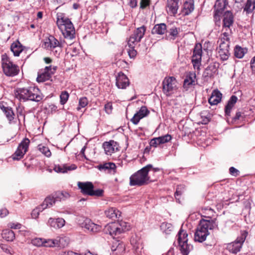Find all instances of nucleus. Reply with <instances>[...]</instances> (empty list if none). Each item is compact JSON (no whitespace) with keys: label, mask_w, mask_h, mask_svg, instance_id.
Instances as JSON below:
<instances>
[{"label":"nucleus","mask_w":255,"mask_h":255,"mask_svg":"<svg viewBox=\"0 0 255 255\" xmlns=\"http://www.w3.org/2000/svg\"><path fill=\"white\" fill-rule=\"evenodd\" d=\"M30 140L27 138H24L19 144L15 152L12 155L13 160H18L21 159L28 151Z\"/></svg>","instance_id":"nucleus-9"},{"label":"nucleus","mask_w":255,"mask_h":255,"mask_svg":"<svg viewBox=\"0 0 255 255\" xmlns=\"http://www.w3.org/2000/svg\"><path fill=\"white\" fill-rule=\"evenodd\" d=\"M250 64L253 72L255 73V56L251 60Z\"/></svg>","instance_id":"nucleus-64"},{"label":"nucleus","mask_w":255,"mask_h":255,"mask_svg":"<svg viewBox=\"0 0 255 255\" xmlns=\"http://www.w3.org/2000/svg\"><path fill=\"white\" fill-rule=\"evenodd\" d=\"M161 230L166 234H169L173 230L172 225L168 223H163L160 226Z\"/></svg>","instance_id":"nucleus-44"},{"label":"nucleus","mask_w":255,"mask_h":255,"mask_svg":"<svg viewBox=\"0 0 255 255\" xmlns=\"http://www.w3.org/2000/svg\"><path fill=\"white\" fill-rule=\"evenodd\" d=\"M97 168L100 171L107 172L112 174H115L116 172L117 166L113 162H105L97 166Z\"/></svg>","instance_id":"nucleus-19"},{"label":"nucleus","mask_w":255,"mask_h":255,"mask_svg":"<svg viewBox=\"0 0 255 255\" xmlns=\"http://www.w3.org/2000/svg\"><path fill=\"white\" fill-rule=\"evenodd\" d=\"M202 54V46L201 44H196L193 50L192 56V62L194 69L199 70L201 65Z\"/></svg>","instance_id":"nucleus-10"},{"label":"nucleus","mask_w":255,"mask_h":255,"mask_svg":"<svg viewBox=\"0 0 255 255\" xmlns=\"http://www.w3.org/2000/svg\"><path fill=\"white\" fill-rule=\"evenodd\" d=\"M181 0H167V11L171 14L175 15L177 13Z\"/></svg>","instance_id":"nucleus-21"},{"label":"nucleus","mask_w":255,"mask_h":255,"mask_svg":"<svg viewBox=\"0 0 255 255\" xmlns=\"http://www.w3.org/2000/svg\"><path fill=\"white\" fill-rule=\"evenodd\" d=\"M1 236L2 238L7 241H12L15 238V234L14 232L9 229L3 230Z\"/></svg>","instance_id":"nucleus-41"},{"label":"nucleus","mask_w":255,"mask_h":255,"mask_svg":"<svg viewBox=\"0 0 255 255\" xmlns=\"http://www.w3.org/2000/svg\"><path fill=\"white\" fill-rule=\"evenodd\" d=\"M57 66H46L44 69H41L38 73L37 81L43 82L51 79L52 76L55 74L57 70Z\"/></svg>","instance_id":"nucleus-8"},{"label":"nucleus","mask_w":255,"mask_h":255,"mask_svg":"<svg viewBox=\"0 0 255 255\" xmlns=\"http://www.w3.org/2000/svg\"><path fill=\"white\" fill-rule=\"evenodd\" d=\"M77 185L84 195L98 197L103 196L104 190L100 189L94 190V186L91 182H78Z\"/></svg>","instance_id":"nucleus-4"},{"label":"nucleus","mask_w":255,"mask_h":255,"mask_svg":"<svg viewBox=\"0 0 255 255\" xmlns=\"http://www.w3.org/2000/svg\"><path fill=\"white\" fill-rule=\"evenodd\" d=\"M3 111L5 114L6 118L10 122L13 120L14 113L11 108L4 107Z\"/></svg>","instance_id":"nucleus-47"},{"label":"nucleus","mask_w":255,"mask_h":255,"mask_svg":"<svg viewBox=\"0 0 255 255\" xmlns=\"http://www.w3.org/2000/svg\"><path fill=\"white\" fill-rule=\"evenodd\" d=\"M1 63L3 72L6 76L13 77L18 74V67L9 60L6 54L1 55Z\"/></svg>","instance_id":"nucleus-5"},{"label":"nucleus","mask_w":255,"mask_h":255,"mask_svg":"<svg viewBox=\"0 0 255 255\" xmlns=\"http://www.w3.org/2000/svg\"><path fill=\"white\" fill-rule=\"evenodd\" d=\"M169 34L166 35V38L168 40H174L179 33L177 28L173 27L170 28L168 31Z\"/></svg>","instance_id":"nucleus-42"},{"label":"nucleus","mask_w":255,"mask_h":255,"mask_svg":"<svg viewBox=\"0 0 255 255\" xmlns=\"http://www.w3.org/2000/svg\"><path fill=\"white\" fill-rule=\"evenodd\" d=\"M188 234L186 231L182 228L179 230L177 234V241L178 245L183 243L188 242Z\"/></svg>","instance_id":"nucleus-38"},{"label":"nucleus","mask_w":255,"mask_h":255,"mask_svg":"<svg viewBox=\"0 0 255 255\" xmlns=\"http://www.w3.org/2000/svg\"><path fill=\"white\" fill-rule=\"evenodd\" d=\"M43 240L44 239L41 238H35L31 241V243L35 246H43Z\"/></svg>","instance_id":"nucleus-54"},{"label":"nucleus","mask_w":255,"mask_h":255,"mask_svg":"<svg viewBox=\"0 0 255 255\" xmlns=\"http://www.w3.org/2000/svg\"><path fill=\"white\" fill-rule=\"evenodd\" d=\"M129 80L123 72H119L116 77V86L119 89H125L129 85Z\"/></svg>","instance_id":"nucleus-17"},{"label":"nucleus","mask_w":255,"mask_h":255,"mask_svg":"<svg viewBox=\"0 0 255 255\" xmlns=\"http://www.w3.org/2000/svg\"><path fill=\"white\" fill-rule=\"evenodd\" d=\"M83 222L80 223L82 228L92 233H96L101 230V226L93 223L90 219L83 218Z\"/></svg>","instance_id":"nucleus-16"},{"label":"nucleus","mask_w":255,"mask_h":255,"mask_svg":"<svg viewBox=\"0 0 255 255\" xmlns=\"http://www.w3.org/2000/svg\"><path fill=\"white\" fill-rule=\"evenodd\" d=\"M65 223L63 218H58L54 219L50 218L48 221V225L54 229H59L63 227Z\"/></svg>","instance_id":"nucleus-23"},{"label":"nucleus","mask_w":255,"mask_h":255,"mask_svg":"<svg viewBox=\"0 0 255 255\" xmlns=\"http://www.w3.org/2000/svg\"><path fill=\"white\" fill-rule=\"evenodd\" d=\"M149 113V111L147 109L146 107L142 106L139 110L134 115L133 117L130 120V121L134 125H137L141 119L147 116Z\"/></svg>","instance_id":"nucleus-15"},{"label":"nucleus","mask_w":255,"mask_h":255,"mask_svg":"<svg viewBox=\"0 0 255 255\" xmlns=\"http://www.w3.org/2000/svg\"><path fill=\"white\" fill-rule=\"evenodd\" d=\"M195 5L194 0H186L183 3L181 13L184 15H188L194 10Z\"/></svg>","instance_id":"nucleus-20"},{"label":"nucleus","mask_w":255,"mask_h":255,"mask_svg":"<svg viewBox=\"0 0 255 255\" xmlns=\"http://www.w3.org/2000/svg\"><path fill=\"white\" fill-rule=\"evenodd\" d=\"M60 103L62 105L65 104L69 98V94L66 91L62 92L60 95Z\"/></svg>","instance_id":"nucleus-51"},{"label":"nucleus","mask_w":255,"mask_h":255,"mask_svg":"<svg viewBox=\"0 0 255 255\" xmlns=\"http://www.w3.org/2000/svg\"><path fill=\"white\" fill-rule=\"evenodd\" d=\"M255 9V0H247L243 7V13L246 12V14L252 13Z\"/></svg>","instance_id":"nucleus-30"},{"label":"nucleus","mask_w":255,"mask_h":255,"mask_svg":"<svg viewBox=\"0 0 255 255\" xmlns=\"http://www.w3.org/2000/svg\"><path fill=\"white\" fill-rule=\"evenodd\" d=\"M0 212V216L1 218L5 217L8 214V210L5 208L1 209Z\"/></svg>","instance_id":"nucleus-63"},{"label":"nucleus","mask_w":255,"mask_h":255,"mask_svg":"<svg viewBox=\"0 0 255 255\" xmlns=\"http://www.w3.org/2000/svg\"><path fill=\"white\" fill-rule=\"evenodd\" d=\"M166 25L165 23H160L154 25L152 29V34L162 35L166 31Z\"/></svg>","instance_id":"nucleus-31"},{"label":"nucleus","mask_w":255,"mask_h":255,"mask_svg":"<svg viewBox=\"0 0 255 255\" xmlns=\"http://www.w3.org/2000/svg\"><path fill=\"white\" fill-rule=\"evenodd\" d=\"M222 94L218 90H214L211 97L208 100V102L211 105H216L220 102L222 99Z\"/></svg>","instance_id":"nucleus-25"},{"label":"nucleus","mask_w":255,"mask_h":255,"mask_svg":"<svg viewBox=\"0 0 255 255\" xmlns=\"http://www.w3.org/2000/svg\"><path fill=\"white\" fill-rule=\"evenodd\" d=\"M38 147L39 150L46 156L50 157L51 156V153L48 147L41 145H39Z\"/></svg>","instance_id":"nucleus-50"},{"label":"nucleus","mask_w":255,"mask_h":255,"mask_svg":"<svg viewBox=\"0 0 255 255\" xmlns=\"http://www.w3.org/2000/svg\"><path fill=\"white\" fill-rule=\"evenodd\" d=\"M126 224L125 222L121 221L120 223H111L107 225L105 227V231L107 233H109L111 236H114L123 233L125 229L121 228L122 224Z\"/></svg>","instance_id":"nucleus-11"},{"label":"nucleus","mask_w":255,"mask_h":255,"mask_svg":"<svg viewBox=\"0 0 255 255\" xmlns=\"http://www.w3.org/2000/svg\"><path fill=\"white\" fill-rule=\"evenodd\" d=\"M77 168L75 164H72L70 166H67L66 164L56 165L54 168V170L57 173H65L67 171H71Z\"/></svg>","instance_id":"nucleus-26"},{"label":"nucleus","mask_w":255,"mask_h":255,"mask_svg":"<svg viewBox=\"0 0 255 255\" xmlns=\"http://www.w3.org/2000/svg\"><path fill=\"white\" fill-rule=\"evenodd\" d=\"M219 46L218 47L224 51L229 50V38L228 32L225 31L221 36L218 41Z\"/></svg>","instance_id":"nucleus-22"},{"label":"nucleus","mask_w":255,"mask_h":255,"mask_svg":"<svg viewBox=\"0 0 255 255\" xmlns=\"http://www.w3.org/2000/svg\"><path fill=\"white\" fill-rule=\"evenodd\" d=\"M223 16V29L226 31L233 23V16L230 11H227L224 13Z\"/></svg>","instance_id":"nucleus-24"},{"label":"nucleus","mask_w":255,"mask_h":255,"mask_svg":"<svg viewBox=\"0 0 255 255\" xmlns=\"http://www.w3.org/2000/svg\"><path fill=\"white\" fill-rule=\"evenodd\" d=\"M159 143L161 144L169 142L172 139V136L169 134H166L164 135L157 137Z\"/></svg>","instance_id":"nucleus-48"},{"label":"nucleus","mask_w":255,"mask_h":255,"mask_svg":"<svg viewBox=\"0 0 255 255\" xmlns=\"http://www.w3.org/2000/svg\"><path fill=\"white\" fill-rule=\"evenodd\" d=\"M146 27L144 25L136 28L133 34L129 37L128 45L131 48H133L136 44L139 42L144 35Z\"/></svg>","instance_id":"nucleus-7"},{"label":"nucleus","mask_w":255,"mask_h":255,"mask_svg":"<svg viewBox=\"0 0 255 255\" xmlns=\"http://www.w3.org/2000/svg\"><path fill=\"white\" fill-rule=\"evenodd\" d=\"M57 24L64 38L67 40H73L75 38V30L71 20L63 13L57 14Z\"/></svg>","instance_id":"nucleus-2"},{"label":"nucleus","mask_w":255,"mask_h":255,"mask_svg":"<svg viewBox=\"0 0 255 255\" xmlns=\"http://www.w3.org/2000/svg\"><path fill=\"white\" fill-rule=\"evenodd\" d=\"M150 4V0H140V8L141 9H145Z\"/></svg>","instance_id":"nucleus-56"},{"label":"nucleus","mask_w":255,"mask_h":255,"mask_svg":"<svg viewBox=\"0 0 255 255\" xmlns=\"http://www.w3.org/2000/svg\"><path fill=\"white\" fill-rule=\"evenodd\" d=\"M43 210H42L41 206H39V207L33 209L31 212V216L33 219H36L39 214L40 212H42Z\"/></svg>","instance_id":"nucleus-52"},{"label":"nucleus","mask_w":255,"mask_h":255,"mask_svg":"<svg viewBox=\"0 0 255 255\" xmlns=\"http://www.w3.org/2000/svg\"><path fill=\"white\" fill-rule=\"evenodd\" d=\"M248 52V49L247 48H242L240 46V59L243 58L244 56Z\"/></svg>","instance_id":"nucleus-61"},{"label":"nucleus","mask_w":255,"mask_h":255,"mask_svg":"<svg viewBox=\"0 0 255 255\" xmlns=\"http://www.w3.org/2000/svg\"><path fill=\"white\" fill-rule=\"evenodd\" d=\"M57 241V245L60 247L65 248L67 247L69 243V239L68 237H64L56 239Z\"/></svg>","instance_id":"nucleus-43"},{"label":"nucleus","mask_w":255,"mask_h":255,"mask_svg":"<svg viewBox=\"0 0 255 255\" xmlns=\"http://www.w3.org/2000/svg\"><path fill=\"white\" fill-rule=\"evenodd\" d=\"M21 226V224L18 223H10L8 224V227L13 229H19Z\"/></svg>","instance_id":"nucleus-59"},{"label":"nucleus","mask_w":255,"mask_h":255,"mask_svg":"<svg viewBox=\"0 0 255 255\" xmlns=\"http://www.w3.org/2000/svg\"><path fill=\"white\" fill-rule=\"evenodd\" d=\"M230 173L233 176H236L238 174V170L234 168V167H231L229 169Z\"/></svg>","instance_id":"nucleus-62"},{"label":"nucleus","mask_w":255,"mask_h":255,"mask_svg":"<svg viewBox=\"0 0 255 255\" xmlns=\"http://www.w3.org/2000/svg\"><path fill=\"white\" fill-rule=\"evenodd\" d=\"M185 189V186L183 185H179L177 186L176 192L175 193V197L177 200H179L178 196L182 194Z\"/></svg>","instance_id":"nucleus-49"},{"label":"nucleus","mask_w":255,"mask_h":255,"mask_svg":"<svg viewBox=\"0 0 255 255\" xmlns=\"http://www.w3.org/2000/svg\"><path fill=\"white\" fill-rule=\"evenodd\" d=\"M0 248L3 252L6 253V254H11L9 248L8 247V246L6 245L1 244L0 245Z\"/></svg>","instance_id":"nucleus-60"},{"label":"nucleus","mask_w":255,"mask_h":255,"mask_svg":"<svg viewBox=\"0 0 255 255\" xmlns=\"http://www.w3.org/2000/svg\"><path fill=\"white\" fill-rule=\"evenodd\" d=\"M178 246L183 255H188L189 252L193 250V246L188 244L187 242L183 243Z\"/></svg>","instance_id":"nucleus-39"},{"label":"nucleus","mask_w":255,"mask_h":255,"mask_svg":"<svg viewBox=\"0 0 255 255\" xmlns=\"http://www.w3.org/2000/svg\"><path fill=\"white\" fill-rule=\"evenodd\" d=\"M15 98L24 102L28 100L39 102L43 98V96L39 89L36 87L17 88L14 91Z\"/></svg>","instance_id":"nucleus-1"},{"label":"nucleus","mask_w":255,"mask_h":255,"mask_svg":"<svg viewBox=\"0 0 255 255\" xmlns=\"http://www.w3.org/2000/svg\"><path fill=\"white\" fill-rule=\"evenodd\" d=\"M227 249L232 254H236L239 252V240L237 238L234 242L228 244Z\"/></svg>","instance_id":"nucleus-34"},{"label":"nucleus","mask_w":255,"mask_h":255,"mask_svg":"<svg viewBox=\"0 0 255 255\" xmlns=\"http://www.w3.org/2000/svg\"><path fill=\"white\" fill-rule=\"evenodd\" d=\"M57 245V241L56 239H48L43 240V246L46 247H53Z\"/></svg>","instance_id":"nucleus-46"},{"label":"nucleus","mask_w":255,"mask_h":255,"mask_svg":"<svg viewBox=\"0 0 255 255\" xmlns=\"http://www.w3.org/2000/svg\"><path fill=\"white\" fill-rule=\"evenodd\" d=\"M218 57H219L222 60H226L229 57V50L224 51L223 49L217 48Z\"/></svg>","instance_id":"nucleus-45"},{"label":"nucleus","mask_w":255,"mask_h":255,"mask_svg":"<svg viewBox=\"0 0 255 255\" xmlns=\"http://www.w3.org/2000/svg\"><path fill=\"white\" fill-rule=\"evenodd\" d=\"M53 195L56 201L65 200L70 197V194L66 191H58L53 194Z\"/></svg>","instance_id":"nucleus-32"},{"label":"nucleus","mask_w":255,"mask_h":255,"mask_svg":"<svg viewBox=\"0 0 255 255\" xmlns=\"http://www.w3.org/2000/svg\"><path fill=\"white\" fill-rule=\"evenodd\" d=\"M88 103V101L87 98L83 97L80 99L79 101V107L77 108L78 110H79L81 108L85 107Z\"/></svg>","instance_id":"nucleus-53"},{"label":"nucleus","mask_w":255,"mask_h":255,"mask_svg":"<svg viewBox=\"0 0 255 255\" xmlns=\"http://www.w3.org/2000/svg\"><path fill=\"white\" fill-rule=\"evenodd\" d=\"M105 214L107 217L114 219L119 218L121 216V212L116 208L111 207L105 210Z\"/></svg>","instance_id":"nucleus-28"},{"label":"nucleus","mask_w":255,"mask_h":255,"mask_svg":"<svg viewBox=\"0 0 255 255\" xmlns=\"http://www.w3.org/2000/svg\"><path fill=\"white\" fill-rule=\"evenodd\" d=\"M209 235V233H206L205 232L196 230L194 235V240L196 242L202 243L205 241Z\"/></svg>","instance_id":"nucleus-37"},{"label":"nucleus","mask_w":255,"mask_h":255,"mask_svg":"<svg viewBox=\"0 0 255 255\" xmlns=\"http://www.w3.org/2000/svg\"><path fill=\"white\" fill-rule=\"evenodd\" d=\"M152 168L151 164H148L137 171L130 177V185L131 186H142L148 183L150 177L148 172Z\"/></svg>","instance_id":"nucleus-3"},{"label":"nucleus","mask_w":255,"mask_h":255,"mask_svg":"<svg viewBox=\"0 0 255 255\" xmlns=\"http://www.w3.org/2000/svg\"><path fill=\"white\" fill-rule=\"evenodd\" d=\"M217 226L215 220L210 221L202 219L200 220L196 230L206 233H209V230H213L217 227Z\"/></svg>","instance_id":"nucleus-13"},{"label":"nucleus","mask_w":255,"mask_h":255,"mask_svg":"<svg viewBox=\"0 0 255 255\" xmlns=\"http://www.w3.org/2000/svg\"><path fill=\"white\" fill-rule=\"evenodd\" d=\"M177 81L174 77H166L162 81V91L166 96H170L177 89Z\"/></svg>","instance_id":"nucleus-6"},{"label":"nucleus","mask_w":255,"mask_h":255,"mask_svg":"<svg viewBox=\"0 0 255 255\" xmlns=\"http://www.w3.org/2000/svg\"><path fill=\"white\" fill-rule=\"evenodd\" d=\"M103 147L107 155H111L112 153L120 150V146L118 142L113 140L105 141L103 143Z\"/></svg>","instance_id":"nucleus-14"},{"label":"nucleus","mask_w":255,"mask_h":255,"mask_svg":"<svg viewBox=\"0 0 255 255\" xmlns=\"http://www.w3.org/2000/svg\"><path fill=\"white\" fill-rule=\"evenodd\" d=\"M250 231V230L249 227H246L244 229H243L241 231L240 250L242 248V246L244 243L248 245L249 242L248 240L250 238V235H249Z\"/></svg>","instance_id":"nucleus-27"},{"label":"nucleus","mask_w":255,"mask_h":255,"mask_svg":"<svg viewBox=\"0 0 255 255\" xmlns=\"http://www.w3.org/2000/svg\"><path fill=\"white\" fill-rule=\"evenodd\" d=\"M56 202V201L55 200L53 194L51 196L47 197L42 204L40 205L41 206L42 210L52 207Z\"/></svg>","instance_id":"nucleus-35"},{"label":"nucleus","mask_w":255,"mask_h":255,"mask_svg":"<svg viewBox=\"0 0 255 255\" xmlns=\"http://www.w3.org/2000/svg\"><path fill=\"white\" fill-rule=\"evenodd\" d=\"M150 145L153 147H157L158 145H160V143L158 141V139L157 137L154 138L152 139L150 141Z\"/></svg>","instance_id":"nucleus-58"},{"label":"nucleus","mask_w":255,"mask_h":255,"mask_svg":"<svg viewBox=\"0 0 255 255\" xmlns=\"http://www.w3.org/2000/svg\"><path fill=\"white\" fill-rule=\"evenodd\" d=\"M227 4V0H216L214 5L215 10L217 12H222Z\"/></svg>","instance_id":"nucleus-40"},{"label":"nucleus","mask_w":255,"mask_h":255,"mask_svg":"<svg viewBox=\"0 0 255 255\" xmlns=\"http://www.w3.org/2000/svg\"><path fill=\"white\" fill-rule=\"evenodd\" d=\"M196 78L195 74L190 73L184 80L183 88L187 90L190 86L193 85L195 82L194 79Z\"/></svg>","instance_id":"nucleus-36"},{"label":"nucleus","mask_w":255,"mask_h":255,"mask_svg":"<svg viewBox=\"0 0 255 255\" xmlns=\"http://www.w3.org/2000/svg\"><path fill=\"white\" fill-rule=\"evenodd\" d=\"M219 64L214 63L210 64L204 70L203 73V78L208 80L209 78H212L218 71Z\"/></svg>","instance_id":"nucleus-18"},{"label":"nucleus","mask_w":255,"mask_h":255,"mask_svg":"<svg viewBox=\"0 0 255 255\" xmlns=\"http://www.w3.org/2000/svg\"><path fill=\"white\" fill-rule=\"evenodd\" d=\"M237 100L238 98L236 96L234 95L231 96L225 108V112L226 115H230L231 110L234 107L235 104L237 102Z\"/></svg>","instance_id":"nucleus-29"},{"label":"nucleus","mask_w":255,"mask_h":255,"mask_svg":"<svg viewBox=\"0 0 255 255\" xmlns=\"http://www.w3.org/2000/svg\"><path fill=\"white\" fill-rule=\"evenodd\" d=\"M113 106L111 103H108L105 105V110L108 114H110L112 112Z\"/></svg>","instance_id":"nucleus-57"},{"label":"nucleus","mask_w":255,"mask_h":255,"mask_svg":"<svg viewBox=\"0 0 255 255\" xmlns=\"http://www.w3.org/2000/svg\"><path fill=\"white\" fill-rule=\"evenodd\" d=\"M10 49L15 56H18L23 50L22 46L18 41L13 42L11 45Z\"/></svg>","instance_id":"nucleus-33"},{"label":"nucleus","mask_w":255,"mask_h":255,"mask_svg":"<svg viewBox=\"0 0 255 255\" xmlns=\"http://www.w3.org/2000/svg\"><path fill=\"white\" fill-rule=\"evenodd\" d=\"M42 46L47 49L53 51L57 47H62L63 46L62 42H59L53 36L50 35L45 39Z\"/></svg>","instance_id":"nucleus-12"},{"label":"nucleus","mask_w":255,"mask_h":255,"mask_svg":"<svg viewBox=\"0 0 255 255\" xmlns=\"http://www.w3.org/2000/svg\"><path fill=\"white\" fill-rule=\"evenodd\" d=\"M214 14V20L215 22L216 25H218L220 26V15L222 14V12H217L216 10H215Z\"/></svg>","instance_id":"nucleus-55"}]
</instances>
